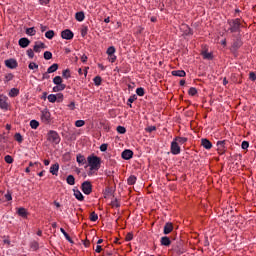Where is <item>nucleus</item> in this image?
<instances>
[{"label": "nucleus", "instance_id": "obj_63", "mask_svg": "<svg viewBox=\"0 0 256 256\" xmlns=\"http://www.w3.org/2000/svg\"><path fill=\"white\" fill-rule=\"evenodd\" d=\"M5 199H6V201H12V199H13V197L11 196V193H7V194H5Z\"/></svg>", "mask_w": 256, "mask_h": 256}, {"label": "nucleus", "instance_id": "obj_35", "mask_svg": "<svg viewBox=\"0 0 256 256\" xmlns=\"http://www.w3.org/2000/svg\"><path fill=\"white\" fill-rule=\"evenodd\" d=\"M37 33V31L35 30L34 27L28 28L26 30V35H30V37H33V35H35Z\"/></svg>", "mask_w": 256, "mask_h": 256}, {"label": "nucleus", "instance_id": "obj_16", "mask_svg": "<svg viewBox=\"0 0 256 256\" xmlns=\"http://www.w3.org/2000/svg\"><path fill=\"white\" fill-rule=\"evenodd\" d=\"M160 243L164 247H169V245H171V239L169 237H167V236H163L160 239Z\"/></svg>", "mask_w": 256, "mask_h": 256}, {"label": "nucleus", "instance_id": "obj_54", "mask_svg": "<svg viewBox=\"0 0 256 256\" xmlns=\"http://www.w3.org/2000/svg\"><path fill=\"white\" fill-rule=\"evenodd\" d=\"M108 59L111 63H115V61H117V56H115V54L108 55Z\"/></svg>", "mask_w": 256, "mask_h": 256}, {"label": "nucleus", "instance_id": "obj_1", "mask_svg": "<svg viewBox=\"0 0 256 256\" xmlns=\"http://www.w3.org/2000/svg\"><path fill=\"white\" fill-rule=\"evenodd\" d=\"M87 161L90 167V171H99V169H101V158L98 156H88Z\"/></svg>", "mask_w": 256, "mask_h": 256}, {"label": "nucleus", "instance_id": "obj_64", "mask_svg": "<svg viewBox=\"0 0 256 256\" xmlns=\"http://www.w3.org/2000/svg\"><path fill=\"white\" fill-rule=\"evenodd\" d=\"M95 251L97 253H101L103 251V248L101 247V245H97Z\"/></svg>", "mask_w": 256, "mask_h": 256}, {"label": "nucleus", "instance_id": "obj_3", "mask_svg": "<svg viewBox=\"0 0 256 256\" xmlns=\"http://www.w3.org/2000/svg\"><path fill=\"white\" fill-rule=\"evenodd\" d=\"M47 139L50 141V143H54L55 145H59V143H61V137L59 136V133L53 130L48 132Z\"/></svg>", "mask_w": 256, "mask_h": 256}, {"label": "nucleus", "instance_id": "obj_5", "mask_svg": "<svg viewBox=\"0 0 256 256\" xmlns=\"http://www.w3.org/2000/svg\"><path fill=\"white\" fill-rule=\"evenodd\" d=\"M170 151L172 155H179L181 153V146H179V143L173 140L171 142Z\"/></svg>", "mask_w": 256, "mask_h": 256}, {"label": "nucleus", "instance_id": "obj_15", "mask_svg": "<svg viewBox=\"0 0 256 256\" xmlns=\"http://www.w3.org/2000/svg\"><path fill=\"white\" fill-rule=\"evenodd\" d=\"M172 231H173V223L167 222L164 225V230H163L164 235H169V233H171Z\"/></svg>", "mask_w": 256, "mask_h": 256}, {"label": "nucleus", "instance_id": "obj_53", "mask_svg": "<svg viewBox=\"0 0 256 256\" xmlns=\"http://www.w3.org/2000/svg\"><path fill=\"white\" fill-rule=\"evenodd\" d=\"M85 125V120H77L75 122L76 127H83Z\"/></svg>", "mask_w": 256, "mask_h": 256}, {"label": "nucleus", "instance_id": "obj_59", "mask_svg": "<svg viewBox=\"0 0 256 256\" xmlns=\"http://www.w3.org/2000/svg\"><path fill=\"white\" fill-rule=\"evenodd\" d=\"M126 241H133V233L129 232L127 235H126Z\"/></svg>", "mask_w": 256, "mask_h": 256}, {"label": "nucleus", "instance_id": "obj_23", "mask_svg": "<svg viewBox=\"0 0 256 256\" xmlns=\"http://www.w3.org/2000/svg\"><path fill=\"white\" fill-rule=\"evenodd\" d=\"M75 19H76V21H79L80 23L82 21H85V13L84 12H77L75 14Z\"/></svg>", "mask_w": 256, "mask_h": 256}, {"label": "nucleus", "instance_id": "obj_14", "mask_svg": "<svg viewBox=\"0 0 256 256\" xmlns=\"http://www.w3.org/2000/svg\"><path fill=\"white\" fill-rule=\"evenodd\" d=\"M201 145H202V147H204V149H207V150L213 148V144H212L211 141H209V139H207V138H203V139L201 140Z\"/></svg>", "mask_w": 256, "mask_h": 256}, {"label": "nucleus", "instance_id": "obj_28", "mask_svg": "<svg viewBox=\"0 0 256 256\" xmlns=\"http://www.w3.org/2000/svg\"><path fill=\"white\" fill-rule=\"evenodd\" d=\"M174 141L176 143H180V145H183V144L187 143L188 139L185 137H175Z\"/></svg>", "mask_w": 256, "mask_h": 256}, {"label": "nucleus", "instance_id": "obj_34", "mask_svg": "<svg viewBox=\"0 0 256 256\" xmlns=\"http://www.w3.org/2000/svg\"><path fill=\"white\" fill-rule=\"evenodd\" d=\"M62 77H64V79H70V77H71V70H69V69L63 70Z\"/></svg>", "mask_w": 256, "mask_h": 256}, {"label": "nucleus", "instance_id": "obj_55", "mask_svg": "<svg viewBox=\"0 0 256 256\" xmlns=\"http://www.w3.org/2000/svg\"><path fill=\"white\" fill-rule=\"evenodd\" d=\"M56 101H57L58 103H61V101H63V93H58V94L56 95Z\"/></svg>", "mask_w": 256, "mask_h": 256}, {"label": "nucleus", "instance_id": "obj_49", "mask_svg": "<svg viewBox=\"0 0 256 256\" xmlns=\"http://www.w3.org/2000/svg\"><path fill=\"white\" fill-rule=\"evenodd\" d=\"M4 160L6 161V163H8L9 165H11V163H13V157L11 155H6L4 157Z\"/></svg>", "mask_w": 256, "mask_h": 256}, {"label": "nucleus", "instance_id": "obj_42", "mask_svg": "<svg viewBox=\"0 0 256 256\" xmlns=\"http://www.w3.org/2000/svg\"><path fill=\"white\" fill-rule=\"evenodd\" d=\"M44 59H46V61H49V59H53V53H51L49 51H45L44 52Z\"/></svg>", "mask_w": 256, "mask_h": 256}, {"label": "nucleus", "instance_id": "obj_32", "mask_svg": "<svg viewBox=\"0 0 256 256\" xmlns=\"http://www.w3.org/2000/svg\"><path fill=\"white\" fill-rule=\"evenodd\" d=\"M54 85H64L63 84V78L61 76H56L53 78Z\"/></svg>", "mask_w": 256, "mask_h": 256}, {"label": "nucleus", "instance_id": "obj_21", "mask_svg": "<svg viewBox=\"0 0 256 256\" xmlns=\"http://www.w3.org/2000/svg\"><path fill=\"white\" fill-rule=\"evenodd\" d=\"M74 197H76V199L78 201H84L85 200V196H83V193H81V191H79V190H74Z\"/></svg>", "mask_w": 256, "mask_h": 256}, {"label": "nucleus", "instance_id": "obj_7", "mask_svg": "<svg viewBox=\"0 0 256 256\" xmlns=\"http://www.w3.org/2000/svg\"><path fill=\"white\" fill-rule=\"evenodd\" d=\"M62 39H66V41H71L73 37H75V34L70 29H65L61 32Z\"/></svg>", "mask_w": 256, "mask_h": 256}, {"label": "nucleus", "instance_id": "obj_18", "mask_svg": "<svg viewBox=\"0 0 256 256\" xmlns=\"http://www.w3.org/2000/svg\"><path fill=\"white\" fill-rule=\"evenodd\" d=\"M50 173L52 175H57L59 173V163H55L50 167Z\"/></svg>", "mask_w": 256, "mask_h": 256}, {"label": "nucleus", "instance_id": "obj_12", "mask_svg": "<svg viewBox=\"0 0 256 256\" xmlns=\"http://www.w3.org/2000/svg\"><path fill=\"white\" fill-rule=\"evenodd\" d=\"M122 159H125V161H129V159H133V152L129 149H126L121 154Z\"/></svg>", "mask_w": 256, "mask_h": 256}, {"label": "nucleus", "instance_id": "obj_29", "mask_svg": "<svg viewBox=\"0 0 256 256\" xmlns=\"http://www.w3.org/2000/svg\"><path fill=\"white\" fill-rule=\"evenodd\" d=\"M60 231H61L62 235H64L66 241H69V243H73L71 236H69V234L65 231V229L60 228Z\"/></svg>", "mask_w": 256, "mask_h": 256}, {"label": "nucleus", "instance_id": "obj_48", "mask_svg": "<svg viewBox=\"0 0 256 256\" xmlns=\"http://www.w3.org/2000/svg\"><path fill=\"white\" fill-rule=\"evenodd\" d=\"M115 47L114 46H110L108 49H107V51H106V53H107V55H115Z\"/></svg>", "mask_w": 256, "mask_h": 256}, {"label": "nucleus", "instance_id": "obj_47", "mask_svg": "<svg viewBox=\"0 0 256 256\" xmlns=\"http://www.w3.org/2000/svg\"><path fill=\"white\" fill-rule=\"evenodd\" d=\"M48 101H49L50 103H55V101H57V95H55V94H50V95L48 96Z\"/></svg>", "mask_w": 256, "mask_h": 256}, {"label": "nucleus", "instance_id": "obj_62", "mask_svg": "<svg viewBox=\"0 0 256 256\" xmlns=\"http://www.w3.org/2000/svg\"><path fill=\"white\" fill-rule=\"evenodd\" d=\"M107 147H108L107 144H101V146H100V151H102L103 153H105V151H107Z\"/></svg>", "mask_w": 256, "mask_h": 256}, {"label": "nucleus", "instance_id": "obj_30", "mask_svg": "<svg viewBox=\"0 0 256 256\" xmlns=\"http://www.w3.org/2000/svg\"><path fill=\"white\" fill-rule=\"evenodd\" d=\"M135 183H137V177L134 175H131L128 179H127V184L128 185H135Z\"/></svg>", "mask_w": 256, "mask_h": 256}, {"label": "nucleus", "instance_id": "obj_36", "mask_svg": "<svg viewBox=\"0 0 256 256\" xmlns=\"http://www.w3.org/2000/svg\"><path fill=\"white\" fill-rule=\"evenodd\" d=\"M45 37L46 39H53V37H55V31L53 30H49L45 33Z\"/></svg>", "mask_w": 256, "mask_h": 256}, {"label": "nucleus", "instance_id": "obj_60", "mask_svg": "<svg viewBox=\"0 0 256 256\" xmlns=\"http://www.w3.org/2000/svg\"><path fill=\"white\" fill-rule=\"evenodd\" d=\"M156 129H157V127H155V126H150V127L146 128V131H147L148 133H153V131H156Z\"/></svg>", "mask_w": 256, "mask_h": 256}, {"label": "nucleus", "instance_id": "obj_43", "mask_svg": "<svg viewBox=\"0 0 256 256\" xmlns=\"http://www.w3.org/2000/svg\"><path fill=\"white\" fill-rule=\"evenodd\" d=\"M111 207L118 209V207H121V204L119 203V200L115 199L111 201Z\"/></svg>", "mask_w": 256, "mask_h": 256}, {"label": "nucleus", "instance_id": "obj_46", "mask_svg": "<svg viewBox=\"0 0 256 256\" xmlns=\"http://www.w3.org/2000/svg\"><path fill=\"white\" fill-rule=\"evenodd\" d=\"M188 94L191 95V97H195V95L197 94V88L191 87V88L188 90Z\"/></svg>", "mask_w": 256, "mask_h": 256}, {"label": "nucleus", "instance_id": "obj_41", "mask_svg": "<svg viewBox=\"0 0 256 256\" xmlns=\"http://www.w3.org/2000/svg\"><path fill=\"white\" fill-rule=\"evenodd\" d=\"M99 219V216L97 215V213L92 212L90 214V221H92L93 223H95V221H97Z\"/></svg>", "mask_w": 256, "mask_h": 256}, {"label": "nucleus", "instance_id": "obj_52", "mask_svg": "<svg viewBox=\"0 0 256 256\" xmlns=\"http://www.w3.org/2000/svg\"><path fill=\"white\" fill-rule=\"evenodd\" d=\"M26 53L29 59H33V57H35V52H33V49H28Z\"/></svg>", "mask_w": 256, "mask_h": 256}, {"label": "nucleus", "instance_id": "obj_4", "mask_svg": "<svg viewBox=\"0 0 256 256\" xmlns=\"http://www.w3.org/2000/svg\"><path fill=\"white\" fill-rule=\"evenodd\" d=\"M81 188L84 195H91L93 193V185L89 181L83 182Z\"/></svg>", "mask_w": 256, "mask_h": 256}, {"label": "nucleus", "instance_id": "obj_26", "mask_svg": "<svg viewBox=\"0 0 256 256\" xmlns=\"http://www.w3.org/2000/svg\"><path fill=\"white\" fill-rule=\"evenodd\" d=\"M9 97H17L19 95V89L18 88H12L9 93Z\"/></svg>", "mask_w": 256, "mask_h": 256}, {"label": "nucleus", "instance_id": "obj_37", "mask_svg": "<svg viewBox=\"0 0 256 256\" xmlns=\"http://www.w3.org/2000/svg\"><path fill=\"white\" fill-rule=\"evenodd\" d=\"M116 131H117L118 133H120V135H125V133H127V129H126L125 127H123V126H118V127L116 128Z\"/></svg>", "mask_w": 256, "mask_h": 256}, {"label": "nucleus", "instance_id": "obj_27", "mask_svg": "<svg viewBox=\"0 0 256 256\" xmlns=\"http://www.w3.org/2000/svg\"><path fill=\"white\" fill-rule=\"evenodd\" d=\"M66 183L68 185H75V176L73 175H68L67 178H66Z\"/></svg>", "mask_w": 256, "mask_h": 256}, {"label": "nucleus", "instance_id": "obj_24", "mask_svg": "<svg viewBox=\"0 0 256 256\" xmlns=\"http://www.w3.org/2000/svg\"><path fill=\"white\" fill-rule=\"evenodd\" d=\"M65 87H67L65 84L56 85L53 87V92L59 93V91H65Z\"/></svg>", "mask_w": 256, "mask_h": 256}, {"label": "nucleus", "instance_id": "obj_19", "mask_svg": "<svg viewBox=\"0 0 256 256\" xmlns=\"http://www.w3.org/2000/svg\"><path fill=\"white\" fill-rule=\"evenodd\" d=\"M172 75H173V77H185V75H187V73H185L184 70H173Z\"/></svg>", "mask_w": 256, "mask_h": 256}, {"label": "nucleus", "instance_id": "obj_8", "mask_svg": "<svg viewBox=\"0 0 256 256\" xmlns=\"http://www.w3.org/2000/svg\"><path fill=\"white\" fill-rule=\"evenodd\" d=\"M225 143H227L225 140L217 142L216 145L219 155H225V151H227V149L225 148Z\"/></svg>", "mask_w": 256, "mask_h": 256}, {"label": "nucleus", "instance_id": "obj_10", "mask_svg": "<svg viewBox=\"0 0 256 256\" xmlns=\"http://www.w3.org/2000/svg\"><path fill=\"white\" fill-rule=\"evenodd\" d=\"M18 45L22 48V49H27L28 45H31V40L28 38H20L18 41Z\"/></svg>", "mask_w": 256, "mask_h": 256}, {"label": "nucleus", "instance_id": "obj_44", "mask_svg": "<svg viewBox=\"0 0 256 256\" xmlns=\"http://www.w3.org/2000/svg\"><path fill=\"white\" fill-rule=\"evenodd\" d=\"M28 68L33 71L35 69H39V65L35 62H30Z\"/></svg>", "mask_w": 256, "mask_h": 256}, {"label": "nucleus", "instance_id": "obj_13", "mask_svg": "<svg viewBox=\"0 0 256 256\" xmlns=\"http://www.w3.org/2000/svg\"><path fill=\"white\" fill-rule=\"evenodd\" d=\"M45 47H46L45 43H43V42H35L33 51H34V53H41V50L45 49Z\"/></svg>", "mask_w": 256, "mask_h": 256}, {"label": "nucleus", "instance_id": "obj_2", "mask_svg": "<svg viewBox=\"0 0 256 256\" xmlns=\"http://www.w3.org/2000/svg\"><path fill=\"white\" fill-rule=\"evenodd\" d=\"M227 23L229 25L228 31H230V33H239V31H241V19H230Z\"/></svg>", "mask_w": 256, "mask_h": 256}, {"label": "nucleus", "instance_id": "obj_11", "mask_svg": "<svg viewBox=\"0 0 256 256\" xmlns=\"http://www.w3.org/2000/svg\"><path fill=\"white\" fill-rule=\"evenodd\" d=\"M5 65L6 67H8V69H17V60L15 59H8V60H5Z\"/></svg>", "mask_w": 256, "mask_h": 256}, {"label": "nucleus", "instance_id": "obj_33", "mask_svg": "<svg viewBox=\"0 0 256 256\" xmlns=\"http://www.w3.org/2000/svg\"><path fill=\"white\" fill-rule=\"evenodd\" d=\"M137 101V95H132L129 97L127 105H129V107H133V105H131L133 102Z\"/></svg>", "mask_w": 256, "mask_h": 256}, {"label": "nucleus", "instance_id": "obj_22", "mask_svg": "<svg viewBox=\"0 0 256 256\" xmlns=\"http://www.w3.org/2000/svg\"><path fill=\"white\" fill-rule=\"evenodd\" d=\"M241 45H243V42L241 41V39L238 38L233 42L232 49H234V51H237V49H239Z\"/></svg>", "mask_w": 256, "mask_h": 256}, {"label": "nucleus", "instance_id": "obj_56", "mask_svg": "<svg viewBox=\"0 0 256 256\" xmlns=\"http://www.w3.org/2000/svg\"><path fill=\"white\" fill-rule=\"evenodd\" d=\"M242 149H249V142L248 141H243L241 144Z\"/></svg>", "mask_w": 256, "mask_h": 256}, {"label": "nucleus", "instance_id": "obj_40", "mask_svg": "<svg viewBox=\"0 0 256 256\" xmlns=\"http://www.w3.org/2000/svg\"><path fill=\"white\" fill-rule=\"evenodd\" d=\"M93 81H94V85H96V87H99V85H101V81H102L101 76L94 77Z\"/></svg>", "mask_w": 256, "mask_h": 256}, {"label": "nucleus", "instance_id": "obj_50", "mask_svg": "<svg viewBox=\"0 0 256 256\" xmlns=\"http://www.w3.org/2000/svg\"><path fill=\"white\" fill-rule=\"evenodd\" d=\"M89 32V28L87 26H84L82 29H81V35L83 37H86L87 33Z\"/></svg>", "mask_w": 256, "mask_h": 256}, {"label": "nucleus", "instance_id": "obj_39", "mask_svg": "<svg viewBox=\"0 0 256 256\" xmlns=\"http://www.w3.org/2000/svg\"><path fill=\"white\" fill-rule=\"evenodd\" d=\"M14 139L15 141H17L18 143H23V136L21 135V133H16L14 135Z\"/></svg>", "mask_w": 256, "mask_h": 256}, {"label": "nucleus", "instance_id": "obj_61", "mask_svg": "<svg viewBox=\"0 0 256 256\" xmlns=\"http://www.w3.org/2000/svg\"><path fill=\"white\" fill-rule=\"evenodd\" d=\"M40 5H49L51 3V0H39Z\"/></svg>", "mask_w": 256, "mask_h": 256}, {"label": "nucleus", "instance_id": "obj_51", "mask_svg": "<svg viewBox=\"0 0 256 256\" xmlns=\"http://www.w3.org/2000/svg\"><path fill=\"white\" fill-rule=\"evenodd\" d=\"M13 74L12 73H9V74H7L6 76H5V82L6 83H9V81H13Z\"/></svg>", "mask_w": 256, "mask_h": 256}, {"label": "nucleus", "instance_id": "obj_45", "mask_svg": "<svg viewBox=\"0 0 256 256\" xmlns=\"http://www.w3.org/2000/svg\"><path fill=\"white\" fill-rule=\"evenodd\" d=\"M136 94L139 96V97H143V95H145V89L140 87V88H137L136 89Z\"/></svg>", "mask_w": 256, "mask_h": 256}, {"label": "nucleus", "instance_id": "obj_6", "mask_svg": "<svg viewBox=\"0 0 256 256\" xmlns=\"http://www.w3.org/2000/svg\"><path fill=\"white\" fill-rule=\"evenodd\" d=\"M9 98L5 95H0V109L7 111L9 109Z\"/></svg>", "mask_w": 256, "mask_h": 256}, {"label": "nucleus", "instance_id": "obj_17", "mask_svg": "<svg viewBox=\"0 0 256 256\" xmlns=\"http://www.w3.org/2000/svg\"><path fill=\"white\" fill-rule=\"evenodd\" d=\"M17 213L19 217H22L23 219H27V215H29V213L27 212V209L23 207L18 208Z\"/></svg>", "mask_w": 256, "mask_h": 256}, {"label": "nucleus", "instance_id": "obj_20", "mask_svg": "<svg viewBox=\"0 0 256 256\" xmlns=\"http://www.w3.org/2000/svg\"><path fill=\"white\" fill-rule=\"evenodd\" d=\"M76 161L79 165H86L87 164V160L85 159V156L79 154L76 157Z\"/></svg>", "mask_w": 256, "mask_h": 256}, {"label": "nucleus", "instance_id": "obj_25", "mask_svg": "<svg viewBox=\"0 0 256 256\" xmlns=\"http://www.w3.org/2000/svg\"><path fill=\"white\" fill-rule=\"evenodd\" d=\"M57 69H59V64L54 63L47 69V73H55Z\"/></svg>", "mask_w": 256, "mask_h": 256}, {"label": "nucleus", "instance_id": "obj_31", "mask_svg": "<svg viewBox=\"0 0 256 256\" xmlns=\"http://www.w3.org/2000/svg\"><path fill=\"white\" fill-rule=\"evenodd\" d=\"M202 57L203 59H208V61H211V59H213V54L207 51H202Z\"/></svg>", "mask_w": 256, "mask_h": 256}, {"label": "nucleus", "instance_id": "obj_9", "mask_svg": "<svg viewBox=\"0 0 256 256\" xmlns=\"http://www.w3.org/2000/svg\"><path fill=\"white\" fill-rule=\"evenodd\" d=\"M41 119L43 123H50L51 121V113L49 110L45 109L41 112Z\"/></svg>", "mask_w": 256, "mask_h": 256}, {"label": "nucleus", "instance_id": "obj_57", "mask_svg": "<svg viewBox=\"0 0 256 256\" xmlns=\"http://www.w3.org/2000/svg\"><path fill=\"white\" fill-rule=\"evenodd\" d=\"M50 73H47V71L45 73L42 74V81H45V79H50L51 76L49 75Z\"/></svg>", "mask_w": 256, "mask_h": 256}, {"label": "nucleus", "instance_id": "obj_58", "mask_svg": "<svg viewBox=\"0 0 256 256\" xmlns=\"http://www.w3.org/2000/svg\"><path fill=\"white\" fill-rule=\"evenodd\" d=\"M249 79H250L251 81H256V74H255V72H250V74H249Z\"/></svg>", "mask_w": 256, "mask_h": 256}, {"label": "nucleus", "instance_id": "obj_38", "mask_svg": "<svg viewBox=\"0 0 256 256\" xmlns=\"http://www.w3.org/2000/svg\"><path fill=\"white\" fill-rule=\"evenodd\" d=\"M30 127H31V129H37L39 127V121L31 120L30 121Z\"/></svg>", "mask_w": 256, "mask_h": 256}]
</instances>
